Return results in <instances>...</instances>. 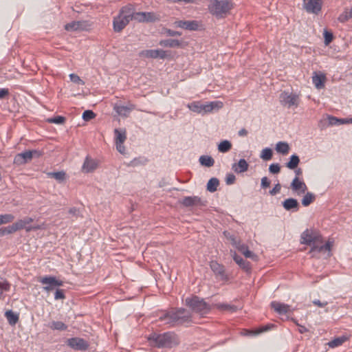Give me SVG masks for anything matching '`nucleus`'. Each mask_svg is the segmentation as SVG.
<instances>
[{"label": "nucleus", "mask_w": 352, "mask_h": 352, "mask_svg": "<svg viewBox=\"0 0 352 352\" xmlns=\"http://www.w3.org/2000/svg\"><path fill=\"white\" fill-rule=\"evenodd\" d=\"M192 316L189 311L184 308H172L163 312L159 316V321L170 327H176L191 322Z\"/></svg>", "instance_id": "f257e3e1"}, {"label": "nucleus", "mask_w": 352, "mask_h": 352, "mask_svg": "<svg viewBox=\"0 0 352 352\" xmlns=\"http://www.w3.org/2000/svg\"><path fill=\"white\" fill-rule=\"evenodd\" d=\"M148 340L158 348H172L179 344L177 336L173 332L153 333L148 337Z\"/></svg>", "instance_id": "f03ea898"}, {"label": "nucleus", "mask_w": 352, "mask_h": 352, "mask_svg": "<svg viewBox=\"0 0 352 352\" xmlns=\"http://www.w3.org/2000/svg\"><path fill=\"white\" fill-rule=\"evenodd\" d=\"M185 303L192 311L201 315L209 313L211 309L210 305L197 296L186 298Z\"/></svg>", "instance_id": "7ed1b4c3"}, {"label": "nucleus", "mask_w": 352, "mask_h": 352, "mask_svg": "<svg viewBox=\"0 0 352 352\" xmlns=\"http://www.w3.org/2000/svg\"><path fill=\"white\" fill-rule=\"evenodd\" d=\"M232 9L229 0H213L209 6L210 12L217 18L224 17Z\"/></svg>", "instance_id": "20e7f679"}, {"label": "nucleus", "mask_w": 352, "mask_h": 352, "mask_svg": "<svg viewBox=\"0 0 352 352\" xmlns=\"http://www.w3.org/2000/svg\"><path fill=\"white\" fill-rule=\"evenodd\" d=\"M323 239L316 230L306 229L300 235V243L311 245L314 243H322Z\"/></svg>", "instance_id": "39448f33"}, {"label": "nucleus", "mask_w": 352, "mask_h": 352, "mask_svg": "<svg viewBox=\"0 0 352 352\" xmlns=\"http://www.w3.org/2000/svg\"><path fill=\"white\" fill-rule=\"evenodd\" d=\"M222 107V102L219 101L211 102L208 104H201V102H193L188 104V107L193 112L206 113L212 111L214 109H219Z\"/></svg>", "instance_id": "423d86ee"}, {"label": "nucleus", "mask_w": 352, "mask_h": 352, "mask_svg": "<svg viewBox=\"0 0 352 352\" xmlns=\"http://www.w3.org/2000/svg\"><path fill=\"white\" fill-rule=\"evenodd\" d=\"M179 203L186 208H199L207 205V201L198 196H188L179 201Z\"/></svg>", "instance_id": "0eeeda50"}, {"label": "nucleus", "mask_w": 352, "mask_h": 352, "mask_svg": "<svg viewBox=\"0 0 352 352\" xmlns=\"http://www.w3.org/2000/svg\"><path fill=\"white\" fill-rule=\"evenodd\" d=\"M39 282L43 285H45V286L43 287V290L47 292L54 290L57 287L63 285V282L62 280L57 279L56 276H45L41 277Z\"/></svg>", "instance_id": "6e6552de"}, {"label": "nucleus", "mask_w": 352, "mask_h": 352, "mask_svg": "<svg viewBox=\"0 0 352 352\" xmlns=\"http://www.w3.org/2000/svg\"><path fill=\"white\" fill-rule=\"evenodd\" d=\"M349 123H352V118L339 119L332 116H328L327 119L320 121L319 126L322 129L329 126L340 125L342 124Z\"/></svg>", "instance_id": "1a4fd4ad"}, {"label": "nucleus", "mask_w": 352, "mask_h": 352, "mask_svg": "<svg viewBox=\"0 0 352 352\" xmlns=\"http://www.w3.org/2000/svg\"><path fill=\"white\" fill-rule=\"evenodd\" d=\"M67 344L77 351H85L89 347L88 342L83 338L75 337L67 340Z\"/></svg>", "instance_id": "9d476101"}, {"label": "nucleus", "mask_w": 352, "mask_h": 352, "mask_svg": "<svg viewBox=\"0 0 352 352\" xmlns=\"http://www.w3.org/2000/svg\"><path fill=\"white\" fill-rule=\"evenodd\" d=\"M304 8L308 13L318 14L322 9V0H303Z\"/></svg>", "instance_id": "9b49d317"}, {"label": "nucleus", "mask_w": 352, "mask_h": 352, "mask_svg": "<svg viewBox=\"0 0 352 352\" xmlns=\"http://www.w3.org/2000/svg\"><path fill=\"white\" fill-rule=\"evenodd\" d=\"M298 97L296 94L283 92L280 96V101L283 105L291 107L298 106Z\"/></svg>", "instance_id": "f8f14e48"}, {"label": "nucleus", "mask_w": 352, "mask_h": 352, "mask_svg": "<svg viewBox=\"0 0 352 352\" xmlns=\"http://www.w3.org/2000/svg\"><path fill=\"white\" fill-rule=\"evenodd\" d=\"M210 267L212 271L217 276V278H218L221 280H228V276L226 274L225 267L223 265L219 264L215 261H212L210 263Z\"/></svg>", "instance_id": "ddd939ff"}, {"label": "nucleus", "mask_w": 352, "mask_h": 352, "mask_svg": "<svg viewBox=\"0 0 352 352\" xmlns=\"http://www.w3.org/2000/svg\"><path fill=\"white\" fill-rule=\"evenodd\" d=\"M140 56L146 58H160L164 59L166 56V51L163 50H143L140 53Z\"/></svg>", "instance_id": "4468645a"}, {"label": "nucleus", "mask_w": 352, "mask_h": 352, "mask_svg": "<svg viewBox=\"0 0 352 352\" xmlns=\"http://www.w3.org/2000/svg\"><path fill=\"white\" fill-rule=\"evenodd\" d=\"M126 19L118 15L113 21V30L116 32H120L129 23Z\"/></svg>", "instance_id": "2eb2a0df"}, {"label": "nucleus", "mask_w": 352, "mask_h": 352, "mask_svg": "<svg viewBox=\"0 0 352 352\" xmlns=\"http://www.w3.org/2000/svg\"><path fill=\"white\" fill-rule=\"evenodd\" d=\"M175 23L177 27L188 30H197L199 28V23L197 21H177Z\"/></svg>", "instance_id": "dca6fc26"}, {"label": "nucleus", "mask_w": 352, "mask_h": 352, "mask_svg": "<svg viewBox=\"0 0 352 352\" xmlns=\"http://www.w3.org/2000/svg\"><path fill=\"white\" fill-rule=\"evenodd\" d=\"M282 206L287 211L297 212L300 208L298 201L294 198H289L282 202Z\"/></svg>", "instance_id": "f3484780"}, {"label": "nucleus", "mask_w": 352, "mask_h": 352, "mask_svg": "<svg viewBox=\"0 0 352 352\" xmlns=\"http://www.w3.org/2000/svg\"><path fill=\"white\" fill-rule=\"evenodd\" d=\"M234 261L239 265V267L247 273H250L252 267L249 261L244 260L240 256L237 255L236 253L233 254Z\"/></svg>", "instance_id": "a211bd4d"}, {"label": "nucleus", "mask_w": 352, "mask_h": 352, "mask_svg": "<svg viewBox=\"0 0 352 352\" xmlns=\"http://www.w3.org/2000/svg\"><path fill=\"white\" fill-rule=\"evenodd\" d=\"M118 15H120V16H123L124 18L126 19L129 21L133 20V15H134V8H133V5L128 4L125 6H123L120 9Z\"/></svg>", "instance_id": "6ab92c4d"}, {"label": "nucleus", "mask_w": 352, "mask_h": 352, "mask_svg": "<svg viewBox=\"0 0 352 352\" xmlns=\"http://www.w3.org/2000/svg\"><path fill=\"white\" fill-rule=\"evenodd\" d=\"M291 188L294 191H299V194H304L307 190V186L305 184V182L299 180L298 177H296L291 183Z\"/></svg>", "instance_id": "aec40b11"}, {"label": "nucleus", "mask_w": 352, "mask_h": 352, "mask_svg": "<svg viewBox=\"0 0 352 352\" xmlns=\"http://www.w3.org/2000/svg\"><path fill=\"white\" fill-rule=\"evenodd\" d=\"M249 164L245 159H241L238 163L232 164V168L236 173H242L248 170Z\"/></svg>", "instance_id": "412c9836"}, {"label": "nucleus", "mask_w": 352, "mask_h": 352, "mask_svg": "<svg viewBox=\"0 0 352 352\" xmlns=\"http://www.w3.org/2000/svg\"><path fill=\"white\" fill-rule=\"evenodd\" d=\"M314 76L312 77V82L314 84L315 87L317 89H321L324 87V82L326 81V76L323 74H317L316 72L314 73Z\"/></svg>", "instance_id": "4be33fe9"}, {"label": "nucleus", "mask_w": 352, "mask_h": 352, "mask_svg": "<svg viewBox=\"0 0 352 352\" xmlns=\"http://www.w3.org/2000/svg\"><path fill=\"white\" fill-rule=\"evenodd\" d=\"M271 307L279 314H285L289 311V306L288 305L280 303L276 301L272 302Z\"/></svg>", "instance_id": "5701e85b"}, {"label": "nucleus", "mask_w": 352, "mask_h": 352, "mask_svg": "<svg viewBox=\"0 0 352 352\" xmlns=\"http://www.w3.org/2000/svg\"><path fill=\"white\" fill-rule=\"evenodd\" d=\"M96 168L97 163L94 160L87 157L82 167V171L85 173H91Z\"/></svg>", "instance_id": "b1692460"}, {"label": "nucleus", "mask_w": 352, "mask_h": 352, "mask_svg": "<svg viewBox=\"0 0 352 352\" xmlns=\"http://www.w3.org/2000/svg\"><path fill=\"white\" fill-rule=\"evenodd\" d=\"M159 44L165 47H179L182 42L177 39L168 38L160 41Z\"/></svg>", "instance_id": "393cba45"}, {"label": "nucleus", "mask_w": 352, "mask_h": 352, "mask_svg": "<svg viewBox=\"0 0 352 352\" xmlns=\"http://www.w3.org/2000/svg\"><path fill=\"white\" fill-rule=\"evenodd\" d=\"M33 222V219L29 217H25L22 219H19L15 223H14V226L16 228V230H20L26 228V226L30 223Z\"/></svg>", "instance_id": "a878e982"}, {"label": "nucleus", "mask_w": 352, "mask_h": 352, "mask_svg": "<svg viewBox=\"0 0 352 352\" xmlns=\"http://www.w3.org/2000/svg\"><path fill=\"white\" fill-rule=\"evenodd\" d=\"M214 307L221 311H226L230 313H234L237 311V307L234 305H230L226 303H217Z\"/></svg>", "instance_id": "bb28decb"}, {"label": "nucleus", "mask_w": 352, "mask_h": 352, "mask_svg": "<svg viewBox=\"0 0 352 352\" xmlns=\"http://www.w3.org/2000/svg\"><path fill=\"white\" fill-rule=\"evenodd\" d=\"M299 163V157L297 155L294 154L290 157L289 162L286 163V167L289 169L294 170L298 167Z\"/></svg>", "instance_id": "cd10ccee"}, {"label": "nucleus", "mask_w": 352, "mask_h": 352, "mask_svg": "<svg viewBox=\"0 0 352 352\" xmlns=\"http://www.w3.org/2000/svg\"><path fill=\"white\" fill-rule=\"evenodd\" d=\"M83 23L81 21H72L65 25V29L67 31H76L83 29Z\"/></svg>", "instance_id": "c85d7f7f"}, {"label": "nucleus", "mask_w": 352, "mask_h": 352, "mask_svg": "<svg viewBox=\"0 0 352 352\" xmlns=\"http://www.w3.org/2000/svg\"><path fill=\"white\" fill-rule=\"evenodd\" d=\"M47 176L50 178H54L59 183H61L65 179L66 173L63 170L58 172H50L47 173Z\"/></svg>", "instance_id": "c756f323"}, {"label": "nucleus", "mask_w": 352, "mask_h": 352, "mask_svg": "<svg viewBox=\"0 0 352 352\" xmlns=\"http://www.w3.org/2000/svg\"><path fill=\"white\" fill-rule=\"evenodd\" d=\"M5 316L10 325H15L19 321V316L12 310L6 311Z\"/></svg>", "instance_id": "7c9ffc66"}, {"label": "nucleus", "mask_w": 352, "mask_h": 352, "mask_svg": "<svg viewBox=\"0 0 352 352\" xmlns=\"http://www.w3.org/2000/svg\"><path fill=\"white\" fill-rule=\"evenodd\" d=\"M276 151L279 153L286 155L289 151V144L285 142H278L276 146Z\"/></svg>", "instance_id": "2f4dec72"}, {"label": "nucleus", "mask_w": 352, "mask_h": 352, "mask_svg": "<svg viewBox=\"0 0 352 352\" xmlns=\"http://www.w3.org/2000/svg\"><path fill=\"white\" fill-rule=\"evenodd\" d=\"M114 133L116 135V143L124 144L126 138L125 130L122 131L118 129H116L114 130Z\"/></svg>", "instance_id": "473e14b6"}, {"label": "nucleus", "mask_w": 352, "mask_h": 352, "mask_svg": "<svg viewBox=\"0 0 352 352\" xmlns=\"http://www.w3.org/2000/svg\"><path fill=\"white\" fill-rule=\"evenodd\" d=\"M219 185V181L216 177H212L209 179L207 184V190L210 192H214L217 190L218 186Z\"/></svg>", "instance_id": "72a5a7b5"}, {"label": "nucleus", "mask_w": 352, "mask_h": 352, "mask_svg": "<svg viewBox=\"0 0 352 352\" xmlns=\"http://www.w3.org/2000/svg\"><path fill=\"white\" fill-rule=\"evenodd\" d=\"M199 162L203 166H205L206 167H211L214 165V160L211 156L201 155L199 157Z\"/></svg>", "instance_id": "f704fd0d"}, {"label": "nucleus", "mask_w": 352, "mask_h": 352, "mask_svg": "<svg viewBox=\"0 0 352 352\" xmlns=\"http://www.w3.org/2000/svg\"><path fill=\"white\" fill-rule=\"evenodd\" d=\"M232 148V144L228 140H223L218 145V150L221 153H227Z\"/></svg>", "instance_id": "c9c22d12"}, {"label": "nucleus", "mask_w": 352, "mask_h": 352, "mask_svg": "<svg viewBox=\"0 0 352 352\" xmlns=\"http://www.w3.org/2000/svg\"><path fill=\"white\" fill-rule=\"evenodd\" d=\"M311 246V248L309 252V254H311V257H318L317 254L324 252L322 245H318L317 243H314Z\"/></svg>", "instance_id": "e433bc0d"}, {"label": "nucleus", "mask_w": 352, "mask_h": 352, "mask_svg": "<svg viewBox=\"0 0 352 352\" xmlns=\"http://www.w3.org/2000/svg\"><path fill=\"white\" fill-rule=\"evenodd\" d=\"M49 327L53 330L65 331L67 329V326L61 321H53Z\"/></svg>", "instance_id": "4c0bfd02"}, {"label": "nucleus", "mask_w": 352, "mask_h": 352, "mask_svg": "<svg viewBox=\"0 0 352 352\" xmlns=\"http://www.w3.org/2000/svg\"><path fill=\"white\" fill-rule=\"evenodd\" d=\"M315 198L316 197L314 194L307 192L302 199V204L304 206H308L315 200Z\"/></svg>", "instance_id": "58836bf2"}, {"label": "nucleus", "mask_w": 352, "mask_h": 352, "mask_svg": "<svg viewBox=\"0 0 352 352\" xmlns=\"http://www.w3.org/2000/svg\"><path fill=\"white\" fill-rule=\"evenodd\" d=\"M16 232V228L14 226V223L10 225L7 227H3L0 228V237L3 236L6 234H12Z\"/></svg>", "instance_id": "ea45409f"}, {"label": "nucleus", "mask_w": 352, "mask_h": 352, "mask_svg": "<svg viewBox=\"0 0 352 352\" xmlns=\"http://www.w3.org/2000/svg\"><path fill=\"white\" fill-rule=\"evenodd\" d=\"M346 338L344 336L336 338L329 342V346L331 348L340 346L346 341Z\"/></svg>", "instance_id": "a19ab883"}, {"label": "nucleus", "mask_w": 352, "mask_h": 352, "mask_svg": "<svg viewBox=\"0 0 352 352\" xmlns=\"http://www.w3.org/2000/svg\"><path fill=\"white\" fill-rule=\"evenodd\" d=\"M133 19L138 22H144L146 21H151V18H146V12H134Z\"/></svg>", "instance_id": "79ce46f5"}, {"label": "nucleus", "mask_w": 352, "mask_h": 352, "mask_svg": "<svg viewBox=\"0 0 352 352\" xmlns=\"http://www.w3.org/2000/svg\"><path fill=\"white\" fill-rule=\"evenodd\" d=\"M134 109V105L131 107L119 106L116 107V111L119 115L126 116V113Z\"/></svg>", "instance_id": "37998d69"}, {"label": "nucleus", "mask_w": 352, "mask_h": 352, "mask_svg": "<svg viewBox=\"0 0 352 352\" xmlns=\"http://www.w3.org/2000/svg\"><path fill=\"white\" fill-rule=\"evenodd\" d=\"M232 241L233 245H234L237 250L243 254H244V252H245L246 250H248V247L246 245L241 243L239 241H237L236 239L232 238Z\"/></svg>", "instance_id": "c03bdc74"}, {"label": "nucleus", "mask_w": 352, "mask_h": 352, "mask_svg": "<svg viewBox=\"0 0 352 352\" xmlns=\"http://www.w3.org/2000/svg\"><path fill=\"white\" fill-rule=\"evenodd\" d=\"M14 216L12 214H0V225L12 222Z\"/></svg>", "instance_id": "a18cd8bd"}, {"label": "nucleus", "mask_w": 352, "mask_h": 352, "mask_svg": "<svg viewBox=\"0 0 352 352\" xmlns=\"http://www.w3.org/2000/svg\"><path fill=\"white\" fill-rule=\"evenodd\" d=\"M273 155L272 150L270 148L263 149L261 157L264 160H270L272 159Z\"/></svg>", "instance_id": "49530a36"}, {"label": "nucleus", "mask_w": 352, "mask_h": 352, "mask_svg": "<svg viewBox=\"0 0 352 352\" xmlns=\"http://www.w3.org/2000/svg\"><path fill=\"white\" fill-rule=\"evenodd\" d=\"M323 36H324V43L325 44V45H329L333 39V33L331 32H329L327 30H324Z\"/></svg>", "instance_id": "de8ad7c7"}, {"label": "nucleus", "mask_w": 352, "mask_h": 352, "mask_svg": "<svg viewBox=\"0 0 352 352\" xmlns=\"http://www.w3.org/2000/svg\"><path fill=\"white\" fill-rule=\"evenodd\" d=\"M96 113L91 110H86L82 113V119L85 121H89L96 117Z\"/></svg>", "instance_id": "09e8293b"}, {"label": "nucleus", "mask_w": 352, "mask_h": 352, "mask_svg": "<svg viewBox=\"0 0 352 352\" xmlns=\"http://www.w3.org/2000/svg\"><path fill=\"white\" fill-rule=\"evenodd\" d=\"M351 18L349 16V10H346L344 12H343L342 14H340L338 19L340 23H346Z\"/></svg>", "instance_id": "8fccbe9b"}, {"label": "nucleus", "mask_w": 352, "mask_h": 352, "mask_svg": "<svg viewBox=\"0 0 352 352\" xmlns=\"http://www.w3.org/2000/svg\"><path fill=\"white\" fill-rule=\"evenodd\" d=\"M66 118L63 116H58L48 120L50 123L55 124H63L65 122Z\"/></svg>", "instance_id": "3c124183"}, {"label": "nucleus", "mask_w": 352, "mask_h": 352, "mask_svg": "<svg viewBox=\"0 0 352 352\" xmlns=\"http://www.w3.org/2000/svg\"><path fill=\"white\" fill-rule=\"evenodd\" d=\"M69 214H70L69 217H74L77 219L80 215V210L76 207L70 208L68 210Z\"/></svg>", "instance_id": "603ef678"}, {"label": "nucleus", "mask_w": 352, "mask_h": 352, "mask_svg": "<svg viewBox=\"0 0 352 352\" xmlns=\"http://www.w3.org/2000/svg\"><path fill=\"white\" fill-rule=\"evenodd\" d=\"M20 155L23 157V160H25V164L30 162L32 160V153L30 152V150L21 153Z\"/></svg>", "instance_id": "864d4df0"}, {"label": "nucleus", "mask_w": 352, "mask_h": 352, "mask_svg": "<svg viewBox=\"0 0 352 352\" xmlns=\"http://www.w3.org/2000/svg\"><path fill=\"white\" fill-rule=\"evenodd\" d=\"M269 171L272 174H278L280 171V166L278 164H272L270 165Z\"/></svg>", "instance_id": "5fc2aeb1"}, {"label": "nucleus", "mask_w": 352, "mask_h": 352, "mask_svg": "<svg viewBox=\"0 0 352 352\" xmlns=\"http://www.w3.org/2000/svg\"><path fill=\"white\" fill-rule=\"evenodd\" d=\"M65 298V293H64V290L63 289H57L56 290V292H55V294H54V299L55 300H63Z\"/></svg>", "instance_id": "6e6d98bb"}, {"label": "nucleus", "mask_w": 352, "mask_h": 352, "mask_svg": "<svg viewBox=\"0 0 352 352\" xmlns=\"http://www.w3.org/2000/svg\"><path fill=\"white\" fill-rule=\"evenodd\" d=\"M14 164L17 166H21L25 164V160H23V157L21 156L20 153H18L14 156Z\"/></svg>", "instance_id": "4d7b16f0"}, {"label": "nucleus", "mask_w": 352, "mask_h": 352, "mask_svg": "<svg viewBox=\"0 0 352 352\" xmlns=\"http://www.w3.org/2000/svg\"><path fill=\"white\" fill-rule=\"evenodd\" d=\"M10 289V284L7 280L0 281V289L3 292H8Z\"/></svg>", "instance_id": "13d9d810"}, {"label": "nucleus", "mask_w": 352, "mask_h": 352, "mask_svg": "<svg viewBox=\"0 0 352 352\" xmlns=\"http://www.w3.org/2000/svg\"><path fill=\"white\" fill-rule=\"evenodd\" d=\"M236 177L232 173L228 174L226 178V183L227 185H231L234 183Z\"/></svg>", "instance_id": "bf43d9fd"}, {"label": "nucleus", "mask_w": 352, "mask_h": 352, "mask_svg": "<svg viewBox=\"0 0 352 352\" xmlns=\"http://www.w3.org/2000/svg\"><path fill=\"white\" fill-rule=\"evenodd\" d=\"M165 34L169 36H179L182 35V32L172 30L170 29H166Z\"/></svg>", "instance_id": "052dcab7"}, {"label": "nucleus", "mask_w": 352, "mask_h": 352, "mask_svg": "<svg viewBox=\"0 0 352 352\" xmlns=\"http://www.w3.org/2000/svg\"><path fill=\"white\" fill-rule=\"evenodd\" d=\"M69 77H70L71 80L74 82H76L78 84H81V85L84 84V82L80 79V78L75 74H70Z\"/></svg>", "instance_id": "680f3d73"}, {"label": "nucleus", "mask_w": 352, "mask_h": 352, "mask_svg": "<svg viewBox=\"0 0 352 352\" xmlns=\"http://www.w3.org/2000/svg\"><path fill=\"white\" fill-rule=\"evenodd\" d=\"M243 255L246 258H252L254 261L258 260V256L254 254L252 251L249 250V249L246 250L245 252H244Z\"/></svg>", "instance_id": "e2e57ef3"}, {"label": "nucleus", "mask_w": 352, "mask_h": 352, "mask_svg": "<svg viewBox=\"0 0 352 352\" xmlns=\"http://www.w3.org/2000/svg\"><path fill=\"white\" fill-rule=\"evenodd\" d=\"M281 189V185L278 183L276 184L274 187L270 190V194L272 196L276 195L277 193L280 192Z\"/></svg>", "instance_id": "0e129e2a"}, {"label": "nucleus", "mask_w": 352, "mask_h": 352, "mask_svg": "<svg viewBox=\"0 0 352 352\" xmlns=\"http://www.w3.org/2000/svg\"><path fill=\"white\" fill-rule=\"evenodd\" d=\"M270 184H271V182L267 177H263L261 179V186L263 188H267L270 187Z\"/></svg>", "instance_id": "69168bd1"}, {"label": "nucleus", "mask_w": 352, "mask_h": 352, "mask_svg": "<svg viewBox=\"0 0 352 352\" xmlns=\"http://www.w3.org/2000/svg\"><path fill=\"white\" fill-rule=\"evenodd\" d=\"M275 325L273 324H268L267 325H264V326H262L260 329H259V333H262V332H265V331H267L268 330H270L272 329L273 327H274Z\"/></svg>", "instance_id": "338daca9"}, {"label": "nucleus", "mask_w": 352, "mask_h": 352, "mask_svg": "<svg viewBox=\"0 0 352 352\" xmlns=\"http://www.w3.org/2000/svg\"><path fill=\"white\" fill-rule=\"evenodd\" d=\"M9 95L8 89H0V99H3Z\"/></svg>", "instance_id": "774afa93"}]
</instances>
